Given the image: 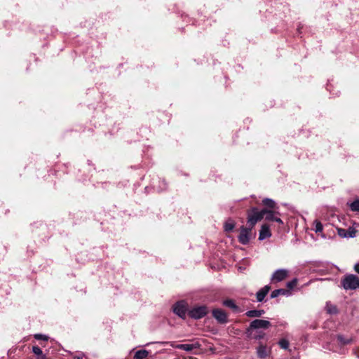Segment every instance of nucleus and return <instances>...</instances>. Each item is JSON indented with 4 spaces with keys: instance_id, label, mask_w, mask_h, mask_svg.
I'll list each match as a JSON object with an SVG mask.
<instances>
[{
    "instance_id": "nucleus-1",
    "label": "nucleus",
    "mask_w": 359,
    "mask_h": 359,
    "mask_svg": "<svg viewBox=\"0 0 359 359\" xmlns=\"http://www.w3.org/2000/svg\"><path fill=\"white\" fill-rule=\"evenodd\" d=\"M266 212V208L259 210L257 208L253 207L248 210V225L254 228L255 224L264 218Z\"/></svg>"
},
{
    "instance_id": "nucleus-2",
    "label": "nucleus",
    "mask_w": 359,
    "mask_h": 359,
    "mask_svg": "<svg viewBox=\"0 0 359 359\" xmlns=\"http://www.w3.org/2000/svg\"><path fill=\"white\" fill-rule=\"evenodd\" d=\"M271 325V323L266 320L255 319L252 320L249 327L246 329V334L252 335V331L259 329H268Z\"/></svg>"
},
{
    "instance_id": "nucleus-3",
    "label": "nucleus",
    "mask_w": 359,
    "mask_h": 359,
    "mask_svg": "<svg viewBox=\"0 0 359 359\" xmlns=\"http://www.w3.org/2000/svg\"><path fill=\"white\" fill-rule=\"evenodd\" d=\"M253 228L248 226V227H245L244 226H241L240 227V233L238 236V242L243 245H248L252 237L255 236V233L252 236V230Z\"/></svg>"
},
{
    "instance_id": "nucleus-4",
    "label": "nucleus",
    "mask_w": 359,
    "mask_h": 359,
    "mask_svg": "<svg viewBox=\"0 0 359 359\" xmlns=\"http://www.w3.org/2000/svg\"><path fill=\"white\" fill-rule=\"evenodd\" d=\"M345 290H355L359 287V278L353 274L346 276L341 280Z\"/></svg>"
},
{
    "instance_id": "nucleus-5",
    "label": "nucleus",
    "mask_w": 359,
    "mask_h": 359,
    "mask_svg": "<svg viewBox=\"0 0 359 359\" xmlns=\"http://www.w3.org/2000/svg\"><path fill=\"white\" fill-rule=\"evenodd\" d=\"M208 313V309L206 306H196L190 309L188 315L191 318L198 320L205 316Z\"/></svg>"
},
{
    "instance_id": "nucleus-6",
    "label": "nucleus",
    "mask_w": 359,
    "mask_h": 359,
    "mask_svg": "<svg viewBox=\"0 0 359 359\" xmlns=\"http://www.w3.org/2000/svg\"><path fill=\"white\" fill-rule=\"evenodd\" d=\"M173 312L177 315L180 318L185 319L187 313L189 312L188 304L184 300L176 302L172 306Z\"/></svg>"
},
{
    "instance_id": "nucleus-7",
    "label": "nucleus",
    "mask_w": 359,
    "mask_h": 359,
    "mask_svg": "<svg viewBox=\"0 0 359 359\" xmlns=\"http://www.w3.org/2000/svg\"><path fill=\"white\" fill-rule=\"evenodd\" d=\"M214 318L220 324H226L228 322L227 313L221 309H215L212 311Z\"/></svg>"
},
{
    "instance_id": "nucleus-8",
    "label": "nucleus",
    "mask_w": 359,
    "mask_h": 359,
    "mask_svg": "<svg viewBox=\"0 0 359 359\" xmlns=\"http://www.w3.org/2000/svg\"><path fill=\"white\" fill-rule=\"evenodd\" d=\"M337 234L341 238H354L356 236L358 231L353 227H349L348 229L337 228Z\"/></svg>"
},
{
    "instance_id": "nucleus-9",
    "label": "nucleus",
    "mask_w": 359,
    "mask_h": 359,
    "mask_svg": "<svg viewBox=\"0 0 359 359\" xmlns=\"http://www.w3.org/2000/svg\"><path fill=\"white\" fill-rule=\"evenodd\" d=\"M173 348H175L177 349L186 351L188 352H190L193 351L195 348H198L200 347V344L196 343V344H172L171 345Z\"/></svg>"
},
{
    "instance_id": "nucleus-10",
    "label": "nucleus",
    "mask_w": 359,
    "mask_h": 359,
    "mask_svg": "<svg viewBox=\"0 0 359 359\" xmlns=\"http://www.w3.org/2000/svg\"><path fill=\"white\" fill-rule=\"evenodd\" d=\"M288 275V271L285 269H278L276 271L271 278L273 282H280L285 280Z\"/></svg>"
},
{
    "instance_id": "nucleus-11",
    "label": "nucleus",
    "mask_w": 359,
    "mask_h": 359,
    "mask_svg": "<svg viewBox=\"0 0 359 359\" xmlns=\"http://www.w3.org/2000/svg\"><path fill=\"white\" fill-rule=\"evenodd\" d=\"M271 236V233L269 226L266 224L262 225L261 229L259 231V240L262 241V240L269 238Z\"/></svg>"
},
{
    "instance_id": "nucleus-12",
    "label": "nucleus",
    "mask_w": 359,
    "mask_h": 359,
    "mask_svg": "<svg viewBox=\"0 0 359 359\" xmlns=\"http://www.w3.org/2000/svg\"><path fill=\"white\" fill-rule=\"evenodd\" d=\"M270 290L271 287L269 285H265L264 287L259 290L256 294L257 302H262Z\"/></svg>"
},
{
    "instance_id": "nucleus-13",
    "label": "nucleus",
    "mask_w": 359,
    "mask_h": 359,
    "mask_svg": "<svg viewBox=\"0 0 359 359\" xmlns=\"http://www.w3.org/2000/svg\"><path fill=\"white\" fill-rule=\"evenodd\" d=\"M223 305L230 308L233 312H238L240 311L239 307L236 304L233 299H226L223 302Z\"/></svg>"
},
{
    "instance_id": "nucleus-14",
    "label": "nucleus",
    "mask_w": 359,
    "mask_h": 359,
    "mask_svg": "<svg viewBox=\"0 0 359 359\" xmlns=\"http://www.w3.org/2000/svg\"><path fill=\"white\" fill-rule=\"evenodd\" d=\"M265 311L262 309L261 310H250L245 313L246 316L249 318H258L261 317Z\"/></svg>"
},
{
    "instance_id": "nucleus-15",
    "label": "nucleus",
    "mask_w": 359,
    "mask_h": 359,
    "mask_svg": "<svg viewBox=\"0 0 359 359\" xmlns=\"http://www.w3.org/2000/svg\"><path fill=\"white\" fill-rule=\"evenodd\" d=\"M289 290L286 289H277L272 291L271 293V298H276L278 297L279 295H286L289 294Z\"/></svg>"
},
{
    "instance_id": "nucleus-16",
    "label": "nucleus",
    "mask_w": 359,
    "mask_h": 359,
    "mask_svg": "<svg viewBox=\"0 0 359 359\" xmlns=\"http://www.w3.org/2000/svg\"><path fill=\"white\" fill-rule=\"evenodd\" d=\"M149 352L147 350L142 349L135 352L134 359H145L147 358Z\"/></svg>"
},
{
    "instance_id": "nucleus-17",
    "label": "nucleus",
    "mask_w": 359,
    "mask_h": 359,
    "mask_svg": "<svg viewBox=\"0 0 359 359\" xmlns=\"http://www.w3.org/2000/svg\"><path fill=\"white\" fill-rule=\"evenodd\" d=\"M257 354L259 358L263 359L265 358L268 355L266 346L263 344H260L257 348Z\"/></svg>"
},
{
    "instance_id": "nucleus-18",
    "label": "nucleus",
    "mask_w": 359,
    "mask_h": 359,
    "mask_svg": "<svg viewBox=\"0 0 359 359\" xmlns=\"http://www.w3.org/2000/svg\"><path fill=\"white\" fill-rule=\"evenodd\" d=\"M276 215H280L279 212L269 210L266 209V212L265 213V219L267 221H274V219L276 217Z\"/></svg>"
},
{
    "instance_id": "nucleus-19",
    "label": "nucleus",
    "mask_w": 359,
    "mask_h": 359,
    "mask_svg": "<svg viewBox=\"0 0 359 359\" xmlns=\"http://www.w3.org/2000/svg\"><path fill=\"white\" fill-rule=\"evenodd\" d=\"M337 339L338 343L341 346L349 344L352 341V339L351 338H346L341 334H338L337 336Z\"/></svg>"
},
{
    "instance_id": "nucleus-20",
    "label": "nucleus",
    "mask_w": 359,
    "mask_h": 359,
    "mask_svg": "<svg viewBox=\"0 0 359 359\" xmlns=\"http://www.w3.org/2000/svg\"><path fill=\"white\" fill-rule=\"evenodd\" d=\"M234 227H235V222L231 219L227 220L224 223V231L226 232L231 231L234 229Z\"/></svg>"
},
{
    "instance_id": "nucleus-21",
    "label": "nucleus",
    "mask_w": 359,
    "mask_h": 359,
    "mask_svg": "<svg viewBox=\"0 0 359 359\" xmlns=\"http://www.w3.org/2000/svg\"><path fill=\"white\" fill-rule=\"evenodd\" d=\"M249 337L255 339H263L265 336V334L261 331L255 330L252 331V335H248Z\"/></svg>"
},
{
    "instance_id": "nucleus-22",
    "label": "nucleus",
    "mask_w": 359,
    "mask_h": 359,
    "mask_svg": "<svg viewBox=\"0 0 359 359\" xmlns=\"http://www.w3.org/2000/svg\"><path fill=\"white\" fill-rule=\"evenodd\" d=\"M262 203L264 205L271 209L276 208V203L272 199L270 198H264L262 201Z\"/></svg>"
},
{
    "instance_id": "nucleus-23",
    "label": "nucleus",
    "mask_w": 359,
    "mask_h": 359,
    "mask_svg": "<svg viewBox=\"0 0 359 359\" xmlns=\"http://www.w3.org/2000/svg\"><path fill=\"white\" fill-rule=\"evenodd\" d=\"M350 208L352 211L359 212V199H356L350 204Z\"/></svg>"
},
{
    "instance_id": "nucleus-24",
    "label": "nucleus",
    "mask_w": 359,
    "mask_h": 359,
    "mask_svg": "<svg viewBox=\"0 0 359 359\" xmlns=\"http://www.w3.org/2000/svg\"><path fill=\"white\" fill-rule=\"evenodd\" d=\"M278 344L280 346V347L283 349H287L288 347H289V341L287 339H281L279 341H278Z\"/></svg>"
},
{
    "instance_id": "nucleus-25",
    "label": "nucleus",
    "mask_w": 359,
    "mask_h": 359,
    "mask_svg": "<svg viewBox=\"0 0 359 359\" xmlns=\"http://www.w3.org/2000/svg\"><path fill=\"white\" fill-rule=\"evenodd\" d=\"M315 224H316V226H315L316 232V233L322 232L323 230V224H321V222L320 221L316 220Z\"/></svg>"
},
{
    "instance_id": "nucleus-26",
    "label": "nucleus",
    "mask_w": 359,
    "mask_h": 359,
    "mask_svg": "<svg viewBox=\"0 0 359 359\" xmlns=\"http://www.w3.org/2000/svg\"><path fill=\"white\" fill-rule=\"evenodd\" d=\"M327 312L330 314H335L338 313V309L336 306H327Z\"/></svg>"
},
{
    "instance_id": "nucleus-27",
    "label": "nucleus",
    "mask_w": 359,
    "mask_h": 359,
    "mask_svg": "<svg viewBox=\"0 0 359 359\" xmlns=\"http://www.w3.org/2000/svg\"><path fill=\"white\" fill-rule=\"evenodd\" d=\"M297 285V280L296 278L292 280L287 283V287L289 290L293 289Z\"/></svg>"
},
{
    "instance_id": "nucleus-28",
    "label": "nucleus",
    "mask_w": 359,
    "mask_h": 359,
    "mask_svg": "<svg viewBox=\"0 0 359 359\" xmlns=\"http://www.w3.org/2000/svg\"><path fill=\"white\" fill-rule=\"evenodd\" d=\"M34 339L37 340H43V341H48V337L46 335L41 334H36L34 335Z\"/></svg>"
},
{
    "instance_id": "nucleus-29",
    "label": "nucleus",
    "mask_w": 359,
    "mask_h": 359,
    "mask_svg": "<svg viewBox=\"0 0 359 359\" xmlns=\"http://www.w3.org/2000/svg\"><path fill=\"white\" fill-rule=\"evenodd\" d=\"M32 352L37 356L43 353L41 349L38 346H32Z\"/></svg>"
},
{
    "instance_id": "nucleus-30",
    "label": "nucleus",
    "mask_w": 359,
    "mask_h": 359,
    "mask_svg": "<svg viewBox=\"0 0 359 359\" xmlns=\"http://www.w3.org/2000/svg\"><path fill=\"white\" fill-rule=\"evenodd\" d=\"M36 359H48V358L45 354L42 353L39 355H37Z\"/></svg>"
},
{
    "instance_id": "nucleus-31",
    "label": "nucleus",
    "mask_w": 359,
    "mask_h": 359,
    "mask_svg": "<svg viewBox=\"0 0 359 359\" xmlns=\"http://www.w3.org/2000/svg\"><path fill=\"white\" fill-rule=\"evenodd\" d=\"M273 222H278V223H279V224H283V222L282 219H281L280 217H276L274 219V221H273Z\"/></svg>"
},
{
    "instance_id": "nucleus-32",
    "label": "nucleus",
    "mask_w": 359,
    "mask_h": 359,
    "mask_svg": "<svg viewBox=\"0 0 359 359\" xmlns=\"http://www.w3.org/2000/svg\"><path fill=\"white\" fill-rule=\"evenodd\" d=\"M354 270L359 274V262L354 266Z\"/></svg>"
},
{
    "instance_id": "nucleus-33",
    "label": "nucleus",
    "mask_w": 359,
    "mask_h": 359,
    "mask_svg": "<svg viewBox=\"0 0 359 359\" xmlns=\"http://www.w3.org/2000/svg\"><path fill=\"white\" fill-rule=\"evenodd\" d=\"M190 359H197L196 358L191 357Z\"/></svg>"
},
{
    "instance_id": "nucleus-34",
    "label": "nucleus",
    "mask_w": 359,
    "mask_h": 359,
    "mask_svg": "<svg viewBox=\"0 0 359 359\" xmlns=\"http://www.w3.org/2000/svg\"><path fill=\"white\" fill-rule=\"evenodd\" d=\"M78 359H80V358H78Z\"/></svg>"
}]
</instances>
